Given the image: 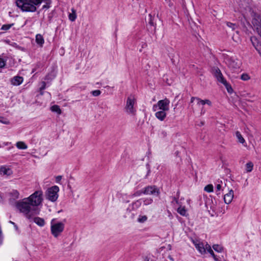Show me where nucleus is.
Returning a JSON list of instances; mask_svg holds the SVG:
<instances>
[{"label": "nucleus", "mask_w": 261, "mask_h": 261, "mask_svg": "<svg viewBox=\"0 0 261 261\" xmlns=\"http://www.w3.org/2000/svg\"><path fill=\"white\" fill-rule=\"evenodd\" d=\"M16 207L20 212L23 214L27 219L30 220H32L34 215L39 214L40 212L38 207L32 206L27 198L17 201Z\"/></svg>", "instance_id": "f257e3e1"}, {"label": "nucleus", "mask_w": 261, "mask_h": 261, "mask_svg": "<svg viewBox=\"0 0 261 261\" xmlns=\"http://www.w3.org/2000/svg\"><path fill=\"white\" fill-rule=\"evenodd\" d=\"M42 3L41 0H16V6L23 12H34L36 11V7Z\"/></svg>", "instance_id": "f03ea898"}, {"label": "nucleus", "mask_w": 261, "mask_h": 261, "mask_svg": "<svg viewBox=\"0 0 261 261\" xmlns=\"http://www.w3.org/2000/svg\"><path fill=\"white\" fill-rule=\"evenodd\" d=\"M42 195L43 192L41 191H37L27 199L32 206L37 207L42 203L43 200Z\"/></svg>", "instance_id": "7ed1b4c3"}, {"label": "nucleus", "mask_w": 261, "mask_h": 261, "mask_svg": "<svg viewBox=\"0 0 261 261\" xmlns=\"http://www.w3.org/2000/svg\"><path fill=\"white\" fill-rule=\"evenodd\" d=\"M55 219L51 220L50 222V231L53 236L57 238L64 230L65 225L63 222H59L57 223H54Z\"/></svg>", "instance_id": "20e7f679"}, {"label": "nucleus", "mask_w": 261, "mask_h": 261, "mask_svg": "<svg viewBox=\"0 0 261 261\" xmlns=\"http://www.w3.org/2000/svg\"><path fill=\"white\" fill-rule=\"evenodd\" d=\"M59 188L57 186H54L48 188L46 192V198L51 202L57 201L59 195Z\"/></svg>", "instance_id": "39448f33"}, {"label": "nucleus", "mask_w": 261, "mask_h": 261, "mask_svg": "<svg viewBox=\"0 0 261 261\" xmlns=\"http://www.w3.org/2000/svg\"><path fill=\"white\" fill-rule=\"evenodd\" d=\"M136 103V99L133 95H130L127 98L126 105L125 107V112L131 115H135L136 109L134 108V105Z\"/></svg>", "instance_id": "423d86ee"}, {"label": "nucleus", "mask_w": 261, "mask_h": 261, "mask_svg": "<svg viewBox=\"0 0 261 261\" xmlns=\"http://www.w3.org/2000/svg\"><path fill=\"white\" fill-rule=\"evenodd\" d=\"M170 101L167 98L159 100L156 105L153 106V110L156 111L158 108L161 110L168 111Z\"/></svg>", "instance_id": "0eeeda50"}, {"label": "nucleus", "mask_w": 261, "mask_h": 261, "mask_svg": "<svg viewBox=\"0 0 261 261\" xmlns=\"http://www.w3.org/2000/svg\"><path fill=\"white\" fill-rule=\"evenodd\" d=\"M143 194L145 195H153L156 196L160 194L159 189L156 186H148L143 188Z\"/></svg>", "instance_id": "6e6552de"}, {"label": "nucleus", "mask_w": 261, "mask_h": 261, "mask_svg": "<svg viewBox=\"0 0 261 261\" xmlns=\"http://www.w3.org/2000/svg\"><path fill=\"white\" fill-rule=\"evenodd\" d=\"M7 196L8 197V200L11 204L16 203V200L19 198V193L16 190H12V191L8 192Z\"/></svg>", "instance_id": "1a4fd4ad"}, {"label": "nucleus", "mask_w": 261, "mask_h": 261, "mask_svg": "<svg viewBox=\"0 0 261 261\" xmlns=\"http://www.w3.org/2000/svg\"><path fill=\"white\" fill-rule=\"evenodd\" d=\"M213 70L214 75L216 78L217 81L223 85L224 84H226L227 81L224 77L220 69L218 67H215Z\"/></svg>", "instance_id": "9d476101"}, {"label": "nucleus", "mask_w": 261, "mask_h": 261, "mask_svg": "<svg viewBox=\"0 0 261 261\" xmlns=\"http://www.w3.org/2000/svg\"><path fill=\"white\" fill-rule=\"evenodd\" d=\"M226 63L229 68L233 71H235L240 68V64L238 61L235 60L232 58H228L226 60Z\"/></svg>", "instance_id": "9b49d317"}, {"label": "nucleus", "mask_w": 261, "mask_h": 261, "mask_svg": "<svg viewBox=\"0 0 261 261\" xmlns=\"http://www.w3.org/2000/svg\"><path fill=\"white\" fill-rule=\"evenodd\" d=\"M233 191L231 189L229 191L228 193L224 195V202L227 204L230 203L233 199Z\"/></svg>", "instance_id": "f8f14e48"}, {"label": "nucleus", "mask_w": 261, "mask_h": 261, "mask_svg": "<svg viewBox=\"0 0 261 261\" xmlns=\"http://www.w3.org/2000/svg\"><path fill=\"white\" fill-rule=\"evenodd\" d=\"M194 100H197V105H204L206 104V105H207L208 106H211L212 105V102H211V101L210 100H208V99L202 100L200 98H199L198 97H192L191 98L190 102L191 103H192V102H194Z\"/></svg>", "instance_id": "ddd939ff"}, {"label": "nucleus", "mask_w": 261, "mask_h": 261, "mask_svg": "<svg viewBox=\"0 0 261 261\" xmlns=\"http://www.w3.org/2000/svg\"><path fill=\"white\" fill-rule=\"evenodd\" d=\"M141 202L140 200H137L133 202L131 204H129L127 208V211L129 212L133 211H135L140 207Z\"/></svg>", "instance_id": "4468645a"}, {"label": "nucleus", "mask_w": 261, "mask_h": 261, "mask_svg": "<svg viewBox=\"0 0 261 261\" xmlns=\"http://www.w3.org/2000/svg\"><path fill=\"white\" fill-rule=\"evenodd\" d=\"M23 79L20 76H15L11 79V83L13 86H19L23 82Z\"/></svg>", "instance_id": "2eb2a0df"}, {"label": "nucleus", "mask_w": 261, "mask_h": 261, "mask_svg": "<svg viewBox=\"0 0 261 261\" xmlns=\"http://www.w3.org/2000/svg\"><path fill=\"white\" fill-rule=\"evenodd\" d=\"M13 172L11 168L5 166H2L0 168V174L2 175L9 176L12 174Z\"/></svg>", "instance_id": "dca6fc26"}, {"label": "nucleus", "mask_w": 261, "mask_h": 261, "mask_svg": "<svg viewBox=\"0 0 261 261\" xmlns=\"http://www.w3.org/2000/svg\"><path fill=\"white\" fill-rule=\"evenodd\" d=\"M252 45L256 50L260 54L261 45L258 43L257 39L255 37H252L250 38Z\"/></svg>", "instance_id": "f3484780"}, {"label": "nucleus", "mask_w": 261, "mask_h": 261, "mask_svg": "<svg viewBox=\"0 0 261 261\" xmlns=\"http://www.w3.org/2000/svg\"><path fill=\"white\" fill-rule=\"evenodd\" d=\"M32 219L33 220L34 223H35L37 225H38L40 227H43L45 225V221L44 219L42 218L38 217L34 218L33 217Z\"/></svg>", "instance_id": "a211bd4d"}, {"label": "nucleus", "mask_w": 261, "mask_h": 261, "mask_svg": "<svg viewBox=\"0 0 261 261\" xmlns=\"http://www.w3.org/2000/svg\"><path fill=\"white\" fill-rule=\"evenodd\" d=\"M155 117L160 120L163 121L166 117V111L160 110L155 114Z\"/></svg>", "instance_id": "6ab92c4d"}, {"label": "nucleus", "mask_w": 261, "mask_h": 261, "mask_svg": "<svg viewBox=\"0 0 261 261\" xmlns=\"http://www.w3.org/2000/svg\"><path fill=\"white\" fill-rule=\"evenodd\" d=\"M236 136L238 140V141L240 143L242 144L244 146H247V143L245 141V140L244 139V138L243 137L242 135H241V134L240 132L237 131L236 132Z\"/></svg>", "instance_id": "aec40b11"}, {"label": "nucleus", "mask_w": 261, "mask_h": 261, "mask_svg": "<svg viewBox=\"0 0 261 261\" xmlns=\"http://www.w3.org/2000/svg\"><path fill=\"white\" fill-rule=\"evenodd\" d=\"M35 40L37 44L40 45V46H42L43 44L44 43V38L41 34H37L36 35Z\"/></svg>", "instance_id": "412c9836"}, {"label": "nucleus", "mask_w": 261, "mask_h": 261, "mask_svg": "<svg viewBox=\"0 0 261 261\" xmlns=\"http://www.w3.org/2000/svg\"><path fill=\"white\" fill-rule=\"evenodd\" d=\"M195 248L200 254H205V249L204 248V244L202 242H200L198 244H196Z\"/></svg>", "instance_id": "4be33fe9"}, {"label": "nucleus", "mask_w": 261, "mask_h": 261, "mask_svg": "<svg viewBox=\"0 0 261 261\" xmlns=\"http://www.w3.org/2000/svg\"><path fill=\"white\" fill-rule=\"evenodd\" d=\"M56 76V73L54 71L48 73L44 78V80L47 82L51 81L55 78Z\"/></svg>", "instance_id": "5701e85b"}, {"label": "nucleus", "mask_w": 261, "mask_h": 261, "mask_svg": "<svg viewBox=\"0 0 261 261\" xmlns=\"http://www.w3.org/2000/svg\"><path fill=\"white\" fill-rule=\"evenodd\" d=\"M16 147L19 149H27L28 148L27 145L22 141H18L16 143Z\"/></svg>", "instance_id": "b1692460"}, {"label": "nucleus", "mask_w": 261, "mask_h": 261, "mask_svg": "<svg viewBox=\"0 0 261 261\" xmlns=\"http://www.w3.org/2000/svg\"><path fill=\"white\" fill-rule=\"evenodd\" d=\"M177 212L180 215L182 216H186L187 215V211L185 206H181L180 205L177 208Z\"/></svg>", "instance_id": "393cba45"}, {"label": "nucleus", "mask_w": 261, "mask_h": 261, "mask_svg": "<svg viewBox=\"0 0 261 261\" xmlns=\"http://www.w3.org/2000/svg\"><path fill=\"white\" fill-rule=\"evenodd\" d=\"M72 13H70L68 15L69 19L73 22L74 21L76 18V11L74 9H71Z\"/></svg>", "instance_id": "a878e982"}, {"label": "nucleus", "mask_w": 261, "mask_h": 261, "mask_svg": "<svg viewBox=\"0 0 261 261\" xmlns=\"http://www.w3.org/2000/svg\"><path fill=\"white\" fill-rule=\"evenodd\" d=\"M50 110L53 112H56L58 114L60 115L62 113V111L60 107L58 105H54L50 108Z\"/></svg>", "instance_id": "bb28decb"}, {"label": "nucleus", "mask_w": 261, "mask_h": 261, "mask_svg": "<svg viewBox=\"0 0 261 261\" xmlns=\"http://www.w3.org/2000/svg\"><path fill=\"white\" fill-rule=\"evenodd\" d=\"M246 170L247 172H250L252 171L253 168V164L251 162H248L246 165Z\"/></svg>", "instance_id": "cd10ccee"}, {"label": "nucleus", "mask_w": 261, "mask_h": 261, "mask_svg": "<svg viewBox=\"0 0 261 261\" xmlns=\"http://www.w3.org/2000/svg\"><path fill=\"white\" fill-rule=\"evenodd\" d=\"M213 248L218 252H221L223 250V248L218 244H214L213 245Z\"/></svg>", "instance_id": "c85d7f7f"}, {"label": "nucleus", "mask_w": 261, "mask_h": 261, "mask_svg": "<svg viewBox=\"0 0 261 261\" xmlns=\"http://www.w3.org/2000/svg\"><path fill=\"white\" fill-rule=\"evenodd\" d=\"M13 25L14 23L3 24L1 28V30L7 31L9 30Z\"/></svg>", "instance_id": "c756f323"}, {"label": "nucleus", "mask_w": 261, "mask_h": 261, "mask_svg": "<svg viewBox=\"0 0 261 261\" xmlns=\"http://www.w3.org/2000/svg\"><path fill=\"white\" fill-rule=\"evenodd\" d=\"M147 220V217L146 215H140L138 218V222L140 223H144Z\"/></svg>", "instance_id": "7c9ffc66"}, {"label": "nucleus", "mask_w": 261, "mask_h": 261, "mask_svg": "<svg viewBox=\"0 0 261 261\" xmlns=\"http://www.w3.org/2000/svg\"><path fill=\"white\" fill-rule=\"evenodd\" d=\"M204 190L208 193L212 192L214 191L213 186L211 184L208 185L204 187Z\"/></svg>", "instance_id": "2f4dec72"}, {"label": "nucleus", "mask_w": 261, "mask_h": 261, "mask_svg": "<svg viewBox=\"0 0 261 261\" xmlns=\"http://www.w3.org/2000/svg\"><path fill=\"white\" fill-rule=\"evenodd\" d=\"M224 86L225 87L228 93H231L233 92V89L231 85L229 83H228L227 82H226V84H224Z\"/></svg>", "instance_id": "473e14b6"}, {"label": "nucleus", "mask_w": 261, "mask_h": 261, "mask_svg": "<svg viewBox=\"0 0 261 261\" xmlns=\"http://www.w3.org/2000/svg\"><path fill=\"white\" fill-rule=\"evenodd\" d=\"M226 25L228 27L231 28L232 30H234L237 28V25L236 23L230 22H226Z\"/></svg>", "instance_id": "72a5a7b5"}, {"label": "nucleus", "mask_w": 261, "mask_h": 261, "mask_svg": "<svg viewBox=\"0 0 261 261\" xmlns=\"http://www.w3.org/2000/svg\"><path fill=\"white\" fill-rule=\"evenodd\" d=\"M250 79V77L247 73H244L241 76V79L244 81H248Z\"/></svg>", "instance_id": "f704fd0d"}, {"label": "nucleus", "mask_w": 261, "mask_h": 261, "mask_svg": "<svg viewBox=\"0 0 261 261\" xmlns=\"http://www.w3.org/2000/svg\"><path fill=\"white\" fill-rule=\"evenodd\" d=\"M143 192H144V189H143L142 190L137 191L136 192H135L132 195V197L140 196L142 194H143Z\"/></svg>", "instance_id": "c9c22d12"}, {"label": "nucleus", "mask_w": 261, "mask_h": 261, "mask_svg": "<svg viewBox=\"0 0 261 261\" xmlns=\"http://www.w3.org/2000/svg\"><path fill=\"white\" fill-rule=\"evenodd\" d=\"M215 186H216V193H217V195H219L220 194V191L222 190V188L223 187H222L219 184H217L216 183H215Z\"/></svg>", "instance_id": "e433bc0d"}, {"label": "nucleus", "mask_w": 261, "mask_h": 261, "mask_svg": "<svg viewBox=\"0 0 261 261\" xmlns=\"http://www.w3.org/2000/svg\"><path fill=\"white\" fill-rule=\"evenodd\" d=\"M6 65V60L0 58V68H3Z\"/></svg>", "instance_id": "4c0bfd02"}, {"label": "nucleus", "mask_w": 261, "mask_h": 261, "mask_svg": "<svg viewBox=\"0 0 261 261\" xmlns=\"http://www.w3.org/2000/svg\"><path fill=\"white\" fill-rule=\"evenodd\" d=\"M91 93L93 96H98L101 94V91L99 90H93L91 91Z\"/></svg>", "instance_id": "58836bf2"}, {"label": "nucleus", "mask_w": 261, "mask_h": 261, "mask_svg": "<svg viewBox=\"0 0 261 261\" xmlns=\"http://www.w3.org/2000/svg\"><path fill=\"white\" fill-rule=\"evenodd\" d=\"M190 240L192 242V243L194 244L195 247H196V244H198L199 243H200V240L198 239H194L193 238H191Z\"/></svg>", "instance_id": "ea45409f"}, {"label": "nucleus", "mask_w": 261, "mask_h": 261, "mask_svg": "<svg viewBox=\"0 0 261 261\" xmlns=\"http://www.w3.org/2000/svg\"><path fill=\"white\" fill-rule=\"evenodd\" d=\"M208 252L211 255V256L213 257L215 261H219V258L215 254V253H214V251H213V250H212V251H210V252Z\"/></svg>", "instance_id": "a19ab883"}, {"label": "nucleus", "mask_w": 261, "mask_h": 261, "mask_svg": "<svg viewBox=\"0 0 261 261\" xmlns=\"http://www.w3.org/2000/svg\"><path fill=\"white\" fill-rule=\"evenodd\" d=\"M204 248L205 249V252L207 251V252H210V251H212V248H211V246L207 243L206 244V245L204 246Z\"/></svg>", "instance_id": "79ce46f5"}, {"label": "nucleus", "mask_w": 261, "mask_h": 261, "mask_svg": "<svg viewBox=\"0 0 261 261\" xmlns=\"http://www.w3.org/2000/svg\"><path fill=\"white\" fill-rule=\"evenodd\" d=\"M149 24L151 26H155V24L154 23L153 21V19L151 16V14L149 15Z\"/></svg>", "instance_id": "37998d69"}, {"label": "nucleus", "mask_w": 261, "mask_h": 261, "mask_svg": "<svg viewBox=\"0 0 261 261\" xmlns=\"http://www.w3.org/2000/svg\"><path fill=\"white\" fill-rule=\"evenodd\" d=\"M46 82L45 81H43L41 82V86L39 88L40 91H43L46 88Z\"/></svg>", "instance_id": "c03bdc74"}, {"label": "nucleus", "mask_w": 261, "mask_h": 261, "mask_svg": "<svg viewBox=\"0 0 261 261\" xmlns=\"http://www.w3.org/2000/svg\"><path fill=\"white\" fill-rule=\"evenodd\" d=\"M0 122L5 124H7L9 123V122L7 121V120L4 117H0Z\"/></svg>", "instance_id": "a18cd8bd"}, {"label": "nucleus", "mask_w": 261, "mask_h": 261, "mask_svg": "<svg viewBox=\"0 0 261 261\" xmlns=\"http://www.w3.org/2000/svg\"><path fill=\"white\" fill-rule=\"evenodd\" d=\"M46 4L42 6V9H47L50 7V2L48 3V1H46ZM49 2H50V1H49Z\"/></svg>", "instance_id": "49530a36"}, {"label": "nucleus", "mask_w": 261, "mask_h": 261, "mask_svg": "<svg viewBox=\"0 0 261 261\" xmlns=\"http://www.w3.org/2000/svg\"><path fill=\"white\" fill-rule=\"evenodd\" d=\"M165 1L169 7L171 8L173 7V3L172 2L171 0H165Z\"/></svg>", "instance_id": "de8ad7c7"}, {"label": "nucleus", "mask_w": 261, "mask_h": 261, "mask_svg": "<svg viewBox=\"0 0 261 261\" xmlns=\"http://www.w3.org/2000/svg\"><path fill=\"white\" fill-rule=\"evenodd\" d=\"M105 88L107 89L112 94L113 91L114 90V87H110L109 86H106L104 87Z\"/></svg>", "instance_id": "09e8293b"}, {"label": "nucleus", "mask_w": 261, "mask_h": 261, "mask_svg": "<svg viewBox=\"0 0 261 261\" xmlns=\"http://www.w3.org/2000/svg\"><path fill=\"white\" fill-rule=\"evenodd\" d=\"M62 178V176L61 175H58L56 177V182L57 183V184H60V181L61 180Z\"/></svg>", "instance_id": "8fccbe9b"}, {"label": "nucleus", "mask_w": 261, "mask_h": 261, "mask_svg": "<svg viewBox=\"0 0 261 261\" xmlns=\"http://www.w3.org/2000/svg\"><path fill=\"white\" fill-rule=\"evenodd\" d=\"M178 198H178L176 196L173 197V201H174L177 204H179Z\"/></svg>", "instance_id": "3c124183"}, {"label": "nucleus", "mask_w": 261, "mask_h": 261, "mask_svg": "<svg viewBox=\"0 0 261 261\" xmlns=\"http://www.w3.org/2000/svg\"><path fill=\"white\" fill-rule=\"evenodd\" d=\"M9 223L12 224L13 225V226H14L15 229L16 230H18V226H17V225L16 224V223H15L14 222L11 221H9Z\"/></svg>", "instance_id": "603ef678"}, {"label": "nucleus", "mask_w": 261, "mask_h": 261, "mask_svg": "<svg viewBox=\"0 0 261 261\" xmlns=\"http://www.w3.org/2000/svg\"><path fill=\"white\" fill-rule=\"evenodd\" d=\"M216 184H219L222 187H223V181L221 179H218L215 182Z\"/></svg>", "instance_id": "864d4df0"}, {"label": "nucleus", "mask_w": 261, "mask_h": 261, "mask_svg": "<svg viewBox=\"0 0 261 261\" xmlns=\"http://www.w3.org/2000/svg\"><path fill=\"white\" fill-rule=\"evenodd\" d=\"M161 136L163 137H165L167 135V133L165 131V130H162L161 132V134H160Z\"/></svg>", "instance_id": "5fc2aeb1"}, {"label": "nucleus", "mask_w": 261, "mask_h": 261, "mask_svg": "<svg viewBox=\"0 0 261 261\" xmlns=\"http://www.w3.org/2000/svg\"><path fill=\"white\" fill-rule=\"evenodd\" d=\"M150 173H151V169L147 170V173L145 176V178H147L148 176L150 175Z\"/></svg>", "instance_id": "6e6d98bb"}, {"label": "nucleus", "mask_w": 261, "mask_h": 261, "mask_svg": "<svg viewBox=\"0 0 261 261\" xmlns=\"http://www.w3.org/2000/svg\"><path fill=\"white\" fill-rule=\"evenodd\" d=\"M146 167L147 170L151 169H150V164L149 163H147L146 164Z\"/></svg>", "instance_id": "4d7b16f0"}, {"label": "nucleus", "mask_w": 261, "mask_h": 261, "mask_svg": "<svg viewBox=\"0 0 261 261\" xmlns=\"http://www.w3.org/2000/svg\"><path fill=\"white\" fill-rule=\"evenodd\" d=\"M179 194H180V191L179 190L177 191V193H176V197L179 198Z\"/></svg>", "instance_id": "13d9d810"}, {"label": "nucleus", "mask_w": 261, "mask_h": 261, "mask_svg": "<svg viewBox=\"0 0 261 261\" xmlns=\"http://www.w3.org/2000/svg\"><path fill=\"white\" fill-rule=\"evenodd\" d=\"M204 122H203V121H201V122H200V124H198V125L199 126H202V125H204Z\"/></svg>", "instance_id": "bf43d9fd"}, {"label": "nucleus", "mask_w": 261, "mask_h": 261, "mask_svg": "<svg viewBox=\"0 0 261 261\" xmlns=\"http://www.w3.org/2000/svg\"><path fill=\"white\" fill-rule=\"evenodd\" d=\"M39 92H40V94L41 95H43V94H44V91H43H43H40V90H39Z\"/></svg>", "instance_id": "052dcab7"}, {"label": "nucleus", "mask_w": 261, "mask_h": 261, "mask_svg": "<svg viewBox=\"0 0 261 261\" xmlns=\"http://www.w3.org/2000/svg\"><path fill=\"white\" fill-rule=\"evenodd\" d=\"M144 261H149V258H148L147 257H146L144 260Z\"/></svg>", "instance_id": "680f3d73"}, {"label": "nucleus", "mask_w": 261, "mask_h": 261, "mask_svg": "<svg viewBox=\"0 0 261 261\" xmlns=\"http://www.w3.org/2000/svg\"><path fill=\"white\" fill-rule=\"evenodd\" d=\"M149 201L147 203V204L151 203L152 202V199H150ZM146 204H147V203H146Z\"/></svg>", "instance_id": "e2e57ef3"}, {"label": "nucleus", "mask_w": 261, "mask_h": 261, "mask_svg": "<svg viewBox=\"0 0 261 261\" xmlns=\"http://www.w3.org/2000/svg\"><path fill=\"white\" fill-rule=\"evenodd\" d=\"M3 200V197L2 195L0 194V201H2Z\"/></svg>", "instance_id": "0e129e2a"}, {"label": "nucleus", "mask_w": 261, "mask_h": 261, "mask_svg": "<svg viewBox=\"0 0 261 261\" xmlns=\"http://www.w3.org/2000/svg\"><path fill=\"white\" fill-rule=\"evenodd\" d=\"M96 84L99 85L100 84L99 82L96 83Z\"/></svg>", "instance_id": "69168bd1"}, {"label": "nucleus", "mask_w": 261, "mask_h": 261, "mask_svg": "<svg viewBox=\"0 0 261 261\" xmlns=\"http://www.w3.org/2000/svg\"><path fill=\"white\" fill-rule=\"evenodd\" d=\"M201 113V114H204V112H203V111H202Z\"/></svg>", "instance_id": "338daca9"}]
</instances>
